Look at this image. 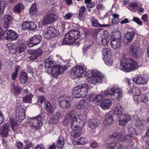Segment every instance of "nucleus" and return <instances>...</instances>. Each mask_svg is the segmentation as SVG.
Listing matches in <instances>:
<instances>
[{
  "instance_id": "obj_12",
  "label": "nucleus",
  "mask_w": 149,
  "mask_h": 149,
  "mask_svg": "<svg viewBox=\"0 0 149 149\" xmlns=\"http://www.w3.org/2000/svg\"><path fill=\"white\" fill-rule=\"evenodd\" d=\"M71 123V128L72 131L71 133V135L73 137H77L80 136L82 134V130L75 121Z\"/></svg>"
},
{
  "instance_id": "obj_31",
  "label": "nucleus",
  "mask_w": 149,
  "mask_h": 149,
  "mask_svg": "<svg viewBox=\"0 0 149 149\" xmlns=\"http://www.w3.org/2000/svg\"><path fill=\"white\" fill-rule=\"evenodd\" d=\"M88 127L91 129H94L98 126V121L95 119H89L88 122Z\"/></svg>"
},
{
  "instance_id": "obj_27",
  "label": "nucleus",
  "mask_w": 149,
  "mask_h": 149,
  "mask_svg": "<svg viewBox=\"0 0 149 149\" xmlns=\"http://www.w3.org/2000/svg\"><path fill=\"white\" fill-rule=\"evenodd\" d=\"M81 90L79 86H77L72 89V96L73 97L82 98L83 97L81 95Z\"/></svg>"
},
{
  "instance_id": "obj_13",
  "label": "nucleus",
  "mask_w": 149,
  "mask_h": 149,
  "mask_svg": "<svg viewBox=\"0 0 149 149\" xmlns=\"http://www.w3.org/2000/svg\"><path fill=\"white\" fill-rule=\"evenodd\" d=\"M72 99L69 97L65 98L61 97L59 98V105L60 107L65 109H68L71 106Z\"/></svg>"
},
{
  "instance_id": "obj_8",
  "label": "nucleus",
  "mask_w": 149,
  "mask_h": 149,
  "mask_svg": "<svg viewBox=\"0 0 149 149\" xmlns=\"http://www.w3.org/2000/svg\"><path fill=\"white\" fill-rule=\"evenodd\" d=\"M42 119V117L40 115L33 118H30L29 120V124L33 129L36 130L40 126Z\"/></svg>"
},
{
  "instance_id": "obj_48",
  "label": "nucleus",
  "mask_w": 149,
  "mask_h": 149,
  "mask_svg": "<svg viewBox=\"0 0 149 149\" xmlns=\"http://www.w3.org/2000/svg\"><path fill=\"white\" fill-rule=\"evenodd\" d=\"M102 53L104 56H107L108 55H110L111 54L110 49L105 48L103 49Z\"/></svg>"
},
{
  "instance_id": "obj_64",
  "label": "nucleus",
  "mask_w": 149,
  "mask_h": 149,
  "mask_svg": "<svg viewBox=\"0 0 149 149\" xmlns=\"http://www.w3.org/2000/svg\"><path fill=\"white\" fill-rule=\"evenodd\" d=\"M35 149H44V146L42 144L38 145L35 148Z\"/></svg>"
},
{
  "instance_id": "obj_37",
  "label": "nucleus",
  "mask_w": 149,
  "mask_h": 149,
  "mask_svg": "<svg viewBox=\"0 0 149 149\" xmlns=\"http://www.w3.org/2000/svg\"><path fill=\"white\" fill-rule=\"evenodd\" d=\"M91 22L92 26L95 27H103L110 26V25L109 24H101L97 21L94 19L93 18L91 20Z\"/></svg>"
},
{
  "instance_id": "obj_15",
  "label": "nucleus",
  "mask_w": 149,
  "mask_h": 149,
  "mask_svg": "<svg viewBox=\"0 0 149 149\" xmlns=\"http://www.w3.org/2000/svg\"><path fill=\"white\" fill-rule=\"evenodd\" d=\"M119 35V36L117 37H115L112 39L110 42L111 47L115 49H118L121 47V36L119 32H117L116 33V35Z\"/></svg>"
},
{
  "instance_id": "obj_18",
  "label": "nucleus",
  "mask_w": 149,
  "mask_h": 149,
  "mask_svg": "<svg viewBox=\"0 0 149 149\" xmlns=\"http://www.w3.org/2000/svg\"><path fill=\"white\" fill-rule=\"evenodd\" d=\"M42 37L40 35L35 36L31 37L27 41V45L29 47H31L39 44L41 41Z\"/></svg>"
},
{
  "instance_id": "obj_50",
  "label": "nucleus",
  "mask_w": 149,
  "mask_h": 149,
  "mask_svg": "<svg viewBox=\"0 0 149 149\" xmlns=\"http://www.w3.org/2000/svg\"><path fill=\"white\" fill-rule=\"evenodd\" d=\"M30 22L26 21L22 23V28L23 30L28 29L29 26Z\"/></svg>"
},
{
  "instance_id": "obj_7",
  "label": "nucleus",
  "mask_w": 149,
  "mask_h": 149,
  "mask_svg": "<svg viewBox=\"0 0 149 149\" xmlns=\"http://www.w3.org/2000/svg\"><path fill=\"white\" fill-rule=\"evenodd\" d=\"M86 70L82 66L76 65L73 68L70 72V76L72 79L82 77L84 75Z\"/></svg>"
},
{
  "instance_id": "obj_53",
  "label": "nucleus",
  "mask_w": 149,
  "mask_h": 149,
  "mask_svg": "<svg viewBox=\"0 0 149 149\" xmlns=\"http://www.w3.org/2000/svg\"><path fill=\"white\" fill-rule=\"evenodd\" d=\"M18 68L17 67L15 69V72H14L12 76V78L13 80H15L16 79L17 77V74L18 72Z\"/></svg>"
},
{
  "instance_id": "obj_36",
  "label": "nucleus",
  "mask_w": 149,
  "mask_h": 149,
  "mask_svg": "<svg viewBox=\"0 0 149 149\" xmlns=\"http://www.w3.org/2000/svg\"><path fill=\"white\" fill-rule=\"evenodd\" d=\"M45 110L47 112L50 113H53L54 112V108L49 102L47 101H45Z\"/></svg>"
},
{
  "instance_id": "obj_32",
  "label": "nucleus",
  "mask_w": 149,
  "mask_h": 149,
  "mask_svg": "<svg viewBox=\"0 0 149 149\" xmlns=\"http://www.w3.org/2000/svg\"><path fill=\"white\" fill-rule=\"evenodd\" d=\"M114 113L116 115H122L124 111V109L121 105L120 104H117L114 107L113 109Z\"/></svg>"
},
{
  "instance_id": "obj_46",
  "label": "nucleus",
  "mask_w": 149,
  "mask_h": 149,
  "mask_svg": "<svg viewBox=\"0 0 149 149\" xmlns=\"http://www.w3.org/2000/svg\"><path fill=\"white\" fill-rule=\"evenodd\" d=\"M24 8L23 5L21 3H19L14 8V11L15 12L19 13Z\"/></svg>"
},
{
  "instance_id": "obj_60",
  "label": "nucleus",
  "mask_w": 149,
  "mask_h": 149,
  "mask_svg": "<svg viewBox=\"0 0 149 149\" xmlns=\"http://www.w3.org/2000/svg\"><path fill=\"white\" fill-rule=\"evenodd\" d=\"M109 33L107 31H105L102 35V38L109 39Z\"/></svg>"
},
{
  "instance_id": "obj_58",
  "label": "nucleus",
  "mask_w": 149,
  "mask_h": 149,
  "mask_svg": "<svg viewBox=\"0 0 149 149\" xmlns=\"http://www.w3.org/2000/svg\"><path fill=\"white\" fill-rule=\"evenodd\" d=\"M133 21L140 25H142V22L140 21L139 18L135 17H133Z\"/></svg>"
},
{
  "instance_id": "obj_38",
  "label": "nucleus",
  "mask_w": 149,
  "mask_h": 149,
  "mask_svg": "<svg viewBox=\"0 0 149 149\" xmlns=\"http://www.w3.org/2000/svg\"><path fill=\"white\" fill-rule=\"evenodd\" d=\"M64 143V139L63 136H60L57 143V147L58 148V149H62L63 147Z\"/></svg>"
},
{
  "instance_id": "obj_25",
  "label": "nucleus",
  "mask_w": 149,
  "mask_h": 149,
  "mask_svg": "<svg viewBox=\"0 0 149 149\" xmlns=\"http://www.w3.org/2000/svg\"><path fill=\"white\" fill-rule=\"evenodd\" d=\"M113 114L112 111H109L107 114L106 118L103 122L105 126L109 125H111L113 121Z\"/></svg>"
},
{
  "instance_id": "obj_14",
  "label": "nucleus",
  "mask_w": 149,
  "mask_h": 149,
  "mask_svg": "<svg viewBox=\"0 0 149 149\" xmlns=\"http://www.w3.org/2000/svg\"><path fill=\"white\" fill-rule=\"evenodd\" d=\"M3 37L9 40L12 41L17 39L18 35L16 33L11 30L7 29L3 34Z\"/></svg>"
},
{
  "instance_id": "obj_35",
  "label": "nucleus",
  "mask_w": 149,
  "mask_h": 149,
  "mask_svg": "<svg viewBox=\"0 0 149 149\" xmlns=\"http://www.w3.org/2000/svg\"><path fill=\"white\" fill-rule=\"evenodd\" d=\"M60 116V113L58 112H56V113L53 115L52 117L50 118L49 122L53 124H56L58 122Z\"/></svg>"
},
{
  "instance_id": "obj_41",
  "label": "nucleus",
  "mask_w": 149,
  "mask_h": 149,
  "mask_svg": "<svg viewBox=\"0 0 149 149\" xmlns=\"http://www.w3.org/2000/svg\"><path fill=\"white\" fill-rule=\"evenodd\" d=\"M87 105L86 102L84 100H81L76 104V107L77 109H80L86 107Z\"/></svg>"
},
{
  "instance_id": "obj_45",
  "label": "nucleus",
  "mask_w": 149,
  "mask_h": 149,
  "mask_svg": "<svg viewBox=\"0 0 149 149\" xmlns=\"http://www.w3.org/2000/svg\"><path fill=\"white\" fill-rule=\"evenodd\" d=\"M132 92L134 95L133 96L134 99V100L135 97L136 96H139L140 91L138 88H134L132 90Z\"/></svg>"
},
{
  "instance_id": "obj_4",
  "label": "nucleus",
  "mask_w": 149,
  "mask_h": 149,
  "mask_svg": "<svg viewBox=\"0 0 149 149\" xmlns=\"http://www.w3.org/2000/svg\"><path fill=\"white\" fill-rule=\"evenodd\" d=\"M120 65V69L125 72H130L139 68L137 62L130 59H123L121 61Z\"/></svg>"
},
{
  "instance_id": "obj_20",
  "label": "nucleus",
  "mask_w": 149,
  "mask_h": 149,
  "mask_svg": "<svg viewBox=\"0 0 149 149\" xmlns=\"http://www.w3.org/2000/svg\"><path fill=\"white\" fill-rule=\"evenodd\" d=\"M30 53L31 55L29 56V58L32 60H34L42 54L43 51L39 48L30 51Z\"/></svg>"
},
{
  "instance_id": "obj_16",
  "label": "nucleus",
  "mask_w": 149,
  "mask_h": 149,
  "mask_svg": "<svg viewBox=\"0 0 149 149\" xmlns=\"http://www.w3.org/2000/svg\"><path fill=\"white\" fill-rule=\"evenodd\" d=\"M129 51L132 55L135 58H139L141 54V49L133 44L130 45Z\"/></svg>"
},
{
  "instance_id": "obj_5",
  "label": "nucleus",
  "mask_w": 149,
  "mask_h": 149,
  "mask_svg": "<svg viewBox=\"0 0 149 149\" xmlns=\"http://www.w3.org/2000/svg\"><path fill=\"white\" fill-rule=\"evenodd\" d=\"M80 33L78 30H71L69 31L65 35V38L63 40L65 44H72L80 37Z\"/></svg>"
},
{
  "instance_id": "obj_54",
  "label": "nucleus",
  "mask_w": 149,
  "mask_h": 149,
  "mask_svg": "<svg viewBox=\"0 0 149 149\" xmlns=\"http://www.w3.org/2000/svg\"><path fill=\"white\" fill-rule=\"evenodd\" d=\"M145 121L143 120H138L136 123V125L139 127H141L143 126L144 124Z\"/></svg>"
},
{
  "instance_id": "obj_10",
  "label": "nucleus",
  "mask_w": 149,
  "mask_h": 149,
  "mask_svg": "<svg viewBox=\"0 0 149 149\" xmlns=\"http://www.w3.org/2000/svg\"><path fill=\"white\" fill-rule=\"evenodd\" d=\"M45 33V37L47 39L55 38L59 34L58 31L53 27L47 28Z\"/></svg>"
},
{
  "instance_id": "obj_28",
  "label": "nucleus",
  "mask_w": 149,
  "mask_h": 149,
  "mask_svg": "<svg viewBox=\"0 0 149 149\" xmlns=\"http://www.w3.org/2000/svg\"><path fill=\"white\" fill-rule=\"evenodd\" d=\"M112 103L111 100L108 99H105L103 100L100 103V106L103 109H108L111 107Z\"/></svg>"
},
{
  "instance_id": "obj_1",
  "label": "nucleus",
  "mask_w": 149,
  "mask_h": 149,
  "mask_svg": "<svg viewBox=\"0 0 149 149\" xmlns=\"http://www.w3.org/2000/svg\"><path fill=\"white\" fill-rule=\"evenodd\" d=\"M112 95V98L114 100H119L122 96V91L118 86H114L111 88H108L104 91H102L97 95H92L87 97L88 100H95L96 102L100 101L105 95Z\"/></svg>"
},
{
  "instance_id": "obj_2",
  "label": "nucleus",
  "mask_w": 149,
  "mask_h": 149,
  "mask_svg": "<svg viewBox=\"0 0 149 149\" xmlns=\"http://www.w3.org/2000/svg\"><path fill=\"white\" fill-rule=\"evenodd\" d=\"M45 68L47 73L51 74L54 77H57L60 74L63 73L67 68V67L65 65L55 66L54 61L49 58L46 60Z\"/></svg>"
},
{
  "instance_id": "obj_44",
  "label": "nucleus",
  "mask_w": 149,
  "mask_h": 149,
  "mask_svg": "<svg viewBox=\"0 0 149 149\" xmlns=\"http://www.w3.org/2000/svg\"><path fill=\"white\" fill-rule=\"evenodd\" d=\"M37 12V9L36 4L34 3L32 5L31 7L29 13L31 15H35Z\"/></svg>"
},
{
  "instance_id": "obj_6",
  "label": "nucleus",
  "mask_w": 149,
  "mask_h": 149,
  "mask_svg": "<svg viewBox=\"0 0 149 149\" xmlns=\"http://www.w3.org/2000/svg\"><path fill=\"white\" fill-rule=\"evenodd\" d=\"M86 75L88 82L94 84L100 82L104 77L103 74L97 70L89 71Z\"/></svg>"
},
{
  "instance_id": "obj_43",
  "label": "nucleus",
  "mask_w": 149,
  "mask_h": 149,
  "mask_svg": "<svg viewBox=\"0 0 149 149\" xmlns=\"http://www.w3.org/2000/svg\"><path fill=\"white\" fill-rule=\"evenodd\" d=\"M27 78V75L26 73H22L19 77L20 82L22 84L25 83L26 82Z\"/></svg>"
},
{
  "instance_id": "obj_52",
  "label": "nucleus",
  "mask_w": 149,
  "mask_h": 149,
  "mask_svg": "<svg viewBox=\"0 0 149 149\" xmlns=\"http://www.w3.org/2000/svg\"><path fill=\"white\" fill-rule=\"evenodd\" d=\"M24 142L26 143V146L23 149H29L32 145V143L28 141H25Z\"/></svg>"
},
{
  "instance_id": "obj_61",
  "label": "nucleus",
  "mask_w": 149,
  "mask_h": 149,
  "mask_svg": "<svg viewBox=\"0 0 149 149\" xmlns=\"http://www.w3.org/2000/svg\"><path fill=\"white\" fill-rule=\"evenodd\" d=\"M45 100V98L43 96H40L38 98V101L40 104H42Z\"/></svg>"
},
{
  "instance_id": "obj_40",
  "label": "nucleus",
  "mask_w": 149,
  "mask_h": 149,
  "mask_svg": "<svg viewBox=\"0 0 149 149\" xmlns=\"http://www.w3.org/2000/svg\"><path fill=\"white\" fill-rule=\"evenodd\" d=\"M33 95L31 94H29L23 97V101L25 103H31V100Z\"/></svg>"
},
{
  "instance_id": "obj_21",
  "label": "nucleus",
  "mask_w": 149,
  "mask_h": 149,
  "mask_svg": "<svg viewBox=\"0 0 149 149\" xmlns=\"http://www.w3.org/2000/svg\"><path fill=\"white\" fill-rule=\"evenodd\" d=\"M18 105L16 110L17 116L20 120H22L25 117V110L22 108L20 103L17 104Z\"/></svg>"
},
{
  "instance_id": "obj_29",
  "label": "nucleus",
  "mask_w": 149,
  "mask_h": 149,
  "mask_svg": "<svg viewBox=\"0 0 149 149\" xmlns=\"http://www.w3.org/2000/svg\"><path fill=\"white\" fill-rule=\"evenodd\" d=\"M74 113V111L72 110L69 112L67 114V116L64 120L63 124L64 125H67L70 122L71 124V119L72 118V117Z\"/></svg>"
},
{
  "instance_id": "obj_63",
  "label": "nucleus",
  "mask_w": 149,
  "mask_h": 149,
  "mask_svg": "<svg viewBox=\"0 0 149 149\" xmlns=\"http://www.w3.org/2000/svg\"><path fill=\"white\" fill-rule=\"evenodd\" d=\"M15 145L18 148H22L23 147V145L22 143L20 142H17L15 144Z\"/></svg>"
},
{
  "instance_id": "obj_34",
  "label": "nucleus",
  "mask_w": 149,
  "mask_h": 149,
  "mask_svg": "<svg viewBox=\"0 0 149 149\" xmlns=\"http://www.w3.org/2000/svg\"><path fill=\"white\" fill-rule=\"evenodd\" d=\"M134 101L136 102H141L146 103L148 101V97L145 95H140L139 96H136L134 98Z\"/></svg>"
},
{
  "instance_id": "obj_11",
  "label": "nucleus",
  "mask_w": 149,
  "mask_h": 149,
  "mask_svg": "<svg viewBox=\"0 0 149 149\" xmlns=\"http://www.w3.org/2000/svg\"><path fill=\"white\" fill-rule=\"evenodd\" d=\"M7 46L10 52L12 53L14 52L16 50L19 53H21L24 52L26 48L24 44L18 45L16 48L15 45L14 44L12 43H8L7 44Z\"/></svg>"
},
{
  "instance_id": "obj_24",
  "label": "nucleus",
  "mask_w": 149,
  "mask_h": 149,
  "mask_svg": "<svg viewBox=\"0 0 149 149\" xmlns=\"http://www.w3.org/2000/svg\"><path fill=\"white\" fill-rule=\"evenodd\" d=\"M10 124L6 123L4 124L2 126H0L1 128V136L3 137H6L8 135Z\"/></svg>"
},
{
  "instance_id": "obj_56",
  "label": "nucleus",
  "mask_w": 149,
  "mask_h": 149,
  "mask_svg": "<svg viewBox=\"0 0 149 149\" xmlns=\"http://www.w3.org/2000/svg\"><path fill=\"white\" fill-rule=\"evenodd\" d=\"M109 39L102 38L101 40L102 43L104 45H106L109 43Z\"/></svg>"
},
{
  "instance_id": "obj_30",
  "label": "nucleus",
  "mask_w": 149,
  "mask_h": 149,
  "mask_svg": "<svg viewBox=\"0 0 149 149\" xmlns=\"http://www.w3.org/2000/svg\"><path fill=\"white\" fill-rule=\"evenodd\" d=\"M133 81L135 83L138 84H144L147 82V80L143 77L136 75L133 78Z\"/></svg>"
},
{
  "instance_id": "obj_9",
  "label": "nucleus",
  "mask_w": 149,
  "mask_h": 149,
  "mask_svg": "<svg viewBox=\"0 0 149 149\" xmlns=\"http://www.w3.org/2000/svg\"><path fill=\"white\" fill-rule=\"evenodd\" d=\"M86 117L84 115L77 114L74 115L72 117V118L71 119V123H74L73 121L77 122V125H78L80 127H83L86 121Z\"/></svg>"
},
{
  "instance_id": "obj_57",
  "label": "nucleus",
  "mask_w": 149,
  "mask_h": 149,
  "mask_svg": "<svg viewBox=\"0 0 149 149\" xmlns=\"http://www.w3.org/2000/svg\"><path fill=\"white\" fill-rule=\"evenodd\" d=\"M73 15V14L71 13H68L64 16V19L66 20L69 19Z\"/></svg>"
},
{
  "instance_id": "obj_39",
  "label": "nucleus",
  "mask_w": 149,
  "mask_h": 149,
  "mask_svg": "<svg viewBox=\"0 0 149 149\" xmlns=\"http://www.w3.org/2000/svg\"><path fill=\"white\" fill-rule=\"evenodd\" d=\"M11 86L13 91L15 95H17L20 93L22 89L20 87L18 86H15L13 83L12 84Z\"/></svg>"
},
{
  "instance_id": "obj_33",
  "label": "nucleus",
  "mask_w": 149,
  "mask_h": 149,
  "mask_svg": "<svg viewBox=\"0 0 149 149\" xmlns=\"http://www.w3.org/2000/svg\"><path fill=\"white\" fill-rule=\"evenodd\" d=\"M135 35V32L133 31L128 32L125 35L126 39L127 40V44H130L134 39Z\"/></svg>"
},
{
  "instance_id": "obj_62",
  "label": "nucleus",
  "mask_w": 149,
  "mask_h": 149,
  "mask_svg": "<svg viewBox=\"0 0 149 149\" xmlns=\"http://www.w3.org/2000/svg\"><path fill=\"white\" fill-rule=\"evenodd\" d=\"M113 62L112 60L110 58L107 59L105 61L106 64L109 65H111L112 64Z\"/></svg>"
},
{
  "instance_id": "obj_22",
  "label": "nucleus",
  "mask_w": 149,
  "mask_h": 149,
  "mask_svg": "<svg viewBox=\"0 0 149 149\" xmlns=\"http://www.w3.org/2000/svg\"><path fill=\"white\" fill-rule=\"evenodd\" d=\"M130 120V117L129 115L123 114L119 116L118 123L122 126L126 125Z\"/></svg>"
},
{
  "instance_id": "obj_51",
  "label": "nucleus",
  "mask_w": 149,
  "mask_h": 149,
  "mask_svg": "<svg viewBox=\"0 0 149 149\" xmlns=\"http://www.w3.org/2000/svg\"><path fill=\"white\" fill-rule=\"evenodd\" d=\"M29 29L30 30H33L36 28V25L33 22H30L29 26Z\"/></svg>"
},
{
  "instance_id": "obj_42",
  "label": "nucleus",
  "mask_w": 149,
  "mask_h": 149,
  "mask_svg": "<svg viewBox=\"0 0 149 149\" xmlns=\"http://www.w3.org/2000/svg\"><path fill=\"white\" fill-rule=\"evenodd\" d=\"M6 0H0V15L3 14V10L6 6Z\"/></svg>"
},
{
  "instance_id": "obj_17",
  "label": "nucleus",
  "mask_w": 149,
  "mask_h": 149,
  "mask_svg": "<svg viewBox=\"0 0 149 149\" xmlns=\"http://www.w3.org/2000/svg\"><path fill=\"white\" fill-rule=\"evenodd\" d=\"M57 16L54 13H51L46 15L42 21V24L46 25L50 24L55 21Z\"/></svg>"
},
{
  "instance_id": "obj_3",
  "label": "nucleus",
  "mask_w": 149,
  "mask_h": 149,
  "mask_svg": "<svg viewBox=\"0 0 149 149\" xmlns=\"http://www.w3.org/2000/svg\"><path fill=\"white\" fill-rule=\"evenodd\" d=\"M130 134L125 136L121 132H114L110 135L111 139L114 138L119 141L128 142L133 138V135L136 133V130L132 127H130L128 129Z\"/></svg>"
},
{
  "instance_id": "obj_47",
  "label": "nucleus",
  "mask_w": 149,
  "mask_h": 149,
  "mask_svg": "<svg viewBox=\"0 0 149 149\" xmlns=\"http://www.w3.org/2000/svg\"><path fill=\"white\" fill-rule=\"evenodd\" d=\"M85 3L88 4L87 7L88 8H93L95 5V2L92 1L91 0H85Z\"/></svg>"
},
{
  "instance_id": "obj_19",
  "label": "nucleus",
  "mask_w": 149,
  "mask_h": 149,
  "mask_svg": "<svg viewBox=\"0 0 149 149\" xmlns=\"http://www.w3.org/2000/svg\"><path fill=\"white\" fill-rule=\"evenodd\" d=\"M79 87L80 88V89L81 90V95L83 96V97H86V100L87 101H95V100H88L87 99V97H88L89 96L91 95H96L95 94L92 93L90 95H87V94L88 90L89 88V86L88 84H84L79 85Z\"/></svg>"
},
{
  "instance_id": "obj_59",
  "label": "nucleus",
  "mask_w": 149,
  "mask_h": 149,
  "mask_svg": "<svg viewBox=\"0 0 149 149\" xmlns=\"http://www.w3.org/2000/svg\"><path fill=\"white\" fill-rule=\"evenodd\" d=\"M78 143L79 145L84 144L86 142V140L84 138H81L79 139H78Z\"/></svg>"
},
{
  "instance_id": "obj_26",
  "label": "nucleus",
  "mask_w": 149,
  "mask_h": 149,
  "mask_svg": "<svg viewBox=\"0 0 149 149\" xmlns=\"http://www.w3.org/2000/svg\"><path fill=\"white\" fill-rule=\"evenodd\" d=\"M4 21V26L6 28L9 27V26L12 23V18L9 14L5 15L3 18Z\"/></svg>"
},
{
  "instance_id": "obj_49",
  "label": "nucleus",
  "mask_w": 149,
  "mask_h": 149,
  "mask_svg": "<svg viewBox=\"0 0 149 149\" xmlns=\"http://www.w3.org/2000/svg\"><path fill=\"white\" fill-rule=\"evenodd\" d=\"M86 10V8L84 6H82L79 9V16L80 17H81L83 16L84 12Z\"/></svg>"
},
{
  "instance_id": "obj_23",
  "label": "nucleus",
  "mask_w": 149,
  "mask_h": 149,
  "mask_svg": "<svg viewBox=\"0 0 149 149\" xmlns=\"http://www.w3.org/2000/svg\"><path fill=\"white\" fill-rule=\"evenodd\" d=\"M106 147L107 149H122V146L118 142L107 143Z\"/></svg>"
},
{
  "instance_id": "obj_55",
  "label": "nucleus",
  "mask_w": 149,
  "mask_h": 149,
  "mask_svg": "<svg viewBox=\"0 0 149 149\" xmlns=\"http://www.w3.org/2000/svg\"><path fill=\"white\" fill-rule=\"evenodd\" d=\"M10 123L11 127L13 130H14L15 127H17L18 126V123L14 120H12L10 121Z\"/></svg>"
}]
</instances>
